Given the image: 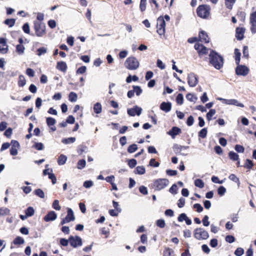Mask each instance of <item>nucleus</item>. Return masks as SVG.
<instances>
[{"label":"nucleus","instance_id":"6ab92c4d","mask_svg":"<svg viewBox=\"0 0 256 256\" xmlns=\"http://www.w3.org/2000/svg\"><path fill=\"white\" fill-rule=\"evenodd\" d=\"M245 28L238 27L236 30V37L238 40H242L244 38Z\"/></svg>","mask_w":256,"mask_h":256},{"label":"nucleus","instance_id":"dca6fc26","mask_svg":"<svg viewBox=\"0 0 256 256\" xmlns=\"http://www.w3.org/2000/svg\"><path fill=\"white\" fill-rule=\"evenodd\" d=\"M57 218V214L54 211H50L44 216V220L46 222L53 221Z\"/></svg>","mask_w":256,"mask_h":256},{"label":"nucleus","instance_id":"3c124183","mask_svg":"<svg viewBox=\"0 0 256 256\" xmlns=\"http://www.w3.org/2000/svg\"><path fill=\"white\" fill-rule=\"evenodd\" d=\"M32 147L38 150H42L44 148V144L42 142H36Z\"/></svg>","mask_w":256,"mask_h":256},{"label":"nucleus","instance_id":"58836bf2","mask_svg":"<svg viewBox=\"0 0 256 256\" xmlns=\"http://www.w3.org/2000/svg\"><path fill=\"white\" fill-rule=\"evenodd\" d=\"M216 110L210 109L206 115L207 120L208 121L212 119V116L216 114Z\"/></svg>","mask_w":256,"mask_h":256},{"label":"nucleus","instance_id":"f03ea898","mask_svg":"<svg viewBox=\"0 0 256 256\" xmlns=\"http://www.w3.org/2000/svg\"><path fill=\"white\" fill-rule=\"evenodd\" d=\"M198 16L203 19H208L210 17L211 8L209 5L202 4L200 5L196 10Z\"/></svg>","mask_w":256,"mask_h":256},{"label":"nucleus","instance_id":"c85d7f7f","mask_svg":"<svg viewBox=\"0 0 256 256\" xmlns=\"http://www.w3.org/2000/svg\"><path fill=\"white\" fill-rule=\"evenodd\" d=\"M94 110L96 114H99L102 112V106L100 102H96L94 104Z\"/></svg>","mask_w":256,"mask_h":256},{"label":"nucleus","instance_id":"79ce46f5","mask_svg":"<svg viewBox=\"0 0 256 256\" xmlns=\"http://www.w3.org/2000/svg\"><path fill=\"white\" fill-rule=\"evenodd\" d=\"M76 141V138L74 137H70L67 138H64L62 142L64 144H68L70 143H73Z\"/></svg>","mask_w":256,"mask_h":256},{"label":"nucleus","instance_id":"680f3d73","mask_svg":"<svg viewBox=\"0 0 256 256\" xmlns=\"http://www.w3.org/2000/svg\"><path fill=\"white\" fill-rule=\"evenodd\" d=\"M22 30L24 32L27 34H30V26L28 23H25L22 26Z\"/></svg>","mask_w":256,"mask_h":256},{"label":"nucleus","instance_id":"774afa93","mask_svg":"<svg viewBox=\"0 0 256 256\" xmlns=\"http://www.w3.org/2000/svg\"><path fill=\"white\" fill-rule=\"evenodd\" d=\"M193 208L196 209L198 212H200L203 210V208L200 204H194Z\"/></svg>","mask_w":256,"mask_h":256},{"label":"nucleus","instance_id":"c03bdc74","mask_svg":"<svg viewBox=\"0 0 256 256\" xmlns=\"http://www.w3.org/2000/svg\"><path fill=\"white\" fill-rule=\"evenodd\" d=\"M237 16L238 18L242 22H244L246 18V13L242 11H238L237 12Z\"/></svg>","mask_w":256,"mask_h":256},{"label":"nucleus","instance_id":"ddd939ff","mask_svg":"<svg viewBox=\"0 0 256 256\" xmlns=\"http://www.w3.org/2000/svg\"><path fill=\"white\" fill-rule=\"evenodd\" d=\"M250 24H251L250 30L252 33H256V11L252 13L250 18Z\"/></svg>","mask_w":256,"mask_h":256},{"label":"nucleus","instance_id":"7c9ffc66","mask_svg":"<svg viewBox=\"0 0 256 256\" xmlns=\"http://www.w3.org/2000/svg\"><path fill=\"white\" fill-rule=\"evenodd\" d=\"M146 172V170L144 166H138L136 168L134 173L136 174H143Z\"/></svg>","mask_w":256,"mask_h":256},{"label":"nucleus","instance_id":"9d476101","mask_svg":"<svg viewBox=\"0 0 256 256\" xmlns=\"http://www.w3.org/2000/svg\"><path fill=\"white\" fill-rule=\"evenodd\" d=\"M69 242L70 246L73 248H76L78 246H81L82 245V238L78 236H70Z\"/></svg>","mask_w":256,"mask_h":256},{"label":"nucleus","instance_id":"49530a36","mask_svg":"<svg viewBox=\"0 0 256 256\" xmlns=\"http://www.w3.org/2000/svg\"><path fill=\"white\" fill-rule=\"evenodd\" d=\"M146 1L147 0H140V8L142 12H144L146 9Z\"/></svg>","mask_w":256,"mask_h":256},{"label":"nucleus","instance_id":"9b49d317","mask_svg":"<svg viewBox=\"0 0 256 256\" xmlns=\"http://www.w3.org/2000/svg\"><path fill=\"white\" fill-rule=\"evenodd\" d=\"M198 76L193 72L188 75V82L190 86L194 87L198 84Z\"/></svg>","mask_w":256,"mask_h":256},{"label":"nucleus","instance_id":"bf43d9fd","mask_svg":"<svg viewBox=\"0 0 256 256\" xmlns=\"http://www.w3.org/2000/svg\"><path fill=\"white\" fill-rule=\"evenodd\" d=\"M156 226L160 228H164L166 226L164 220L162 219L158 220L156 221Z\"/></svg>","mask_w":256,"mask_h":256},{"label":"nucleus","instance_id":"0eeeda50","mask_svg":"<svg viewBox=\"0 0 256 256\" xmlns=\"http://www.w3.org/2000/svg\"><path fill=\"white\" fill-rule=\"evenodd\" d=\"M157 32L160 35H164L165 33L166 22L164 18L160 16L157 20Z\"/></svg>","mask_w":256,"mask_h":256},{"label":"nucleus","instance_id":"393cba45","mask_svg":"<svg viewBox=\"0 0 256 256\" xmlns=\"http://www.w3.org/2000/svg\"><path fill=\"white\" fill-rule=\"evenodd\" d=\"M88 150V147L84 144L80 145L77 149V152L79 155H82L84 152H86Z\"/></svg>","mask_w":256,"mask_h":256},{"label":"nucleus","instance_id":"20e7f679","mask_svg":"<svg viewBox=\"0 0 256 256\" xmlns=\"http://www.w3.org/2000/svg\"><path fill=\"white\" fill-rule=\"evenodd\" d=\"M169 183L166 178H158L154 180L152 185V188L154 190H160L165 188Z\"/></svg>","mask_w":256,"mask_h":256},{"label":"nucleus","instance_id":"8fccbe9b","mask_svg":"<svg viewBox=\"0 0 256 256\" xmlns=\"http://www.w3.org/2000/svg\"><path fill=\"white\" fill-rule=\"evenodd\" d=\"M53 208L56 210H60L61 208L59 204V201L58 200H55L52 204Z\"/></svg>","mask_w":256,"mask_h":256},{"label":"nucleus","instance_id":"69168bd1","mask_svg":"<svg viewBox=\"0 0 256 256\" xmlns=\"http://www.w3.org/2000/svg\"><path fill=\"white\" fill-rule=\"evenodd\" d=\"M12 133V129L11 128H8L4 132V135L6 137L10 138L11 136Z\"/></svg>","mask_w":256,"mask_h":256},{"label":"nucleus","instance_id":"13d9d810","mask_svg":"<svg viewBox=\"0 0 256 256\" xmlns=\"http://www.w3.org/2000/svg\"><path fill=\"white\" fill-rule=\"evenodd\" d=\"M86 66H82L79 68L76 71V74H83L86 72Z\"/></svg>","mask_w":256,"mask_h":256},{"label":"nucleus","instance_id":"4be33fe9","mask_svg":"<svg viewBox=\"0 0 256 256\" xmlns=\"http://www.w3.org/2000/svg\"><path fill=\"white\" fill-rule=\"evenodd\" d=\"M161 110L166 112H169L172 109V104L170 102H162L160 105Z\"/></svg>","mask_w":256,"mask_h":256},{"label":"nucleus","instance_id":"2eb2a0df","mask_svg":"<svg viewBox=\"0 0 256 256\" xmlns=\"http://www.w3.org/2000/svg\"><path fill=\"white\" fill-rule=\"evenodd\" d=\"M12 146L10 148V154L12 156H14L18 154V149L19 148L20 145L17 140H12L11 142Z\"/></svg>","mask_w":256,"mask_h":256},{"label":"nucleus","instance_id":"4468645a","mask_svg":"<svg viewBox=\"0 0 256 256\" xmlns=\"http://www.w3.org/2000/svg\"><path fill=\"white\" fill-rule=\"evenodd\" d=\"M142 108H141L135 106L132 108L128 109L127 112L129 116H134L136 114L140 116L142 113Z\"/></svg>","mask_w":256,"mask_h":256},{"label":"nucleus","instance_id":"864d4df0","mask_svg":"<svg viewBox=\"0 0 256 256\" xmlns=\"http://www.w3.org/2000/svg\"><path fill=\"white\" fill-rule=\"evenodd\" d=\"M132 88L134 89L133 90L134 91V92H136V96H140L142 94V90L140 86H134Z\"/></svg>","mask_w":256,"mask_h":256},{"label":"nucleus","instance_id":"052dcab7","mask_svg":"<svg viewBox=\"0 0 256 256\" xmlns=\"http://www.w3.org/2000/svg\"><path fill=\"white\" fill-rule=\"evenodd\" d=\"M24 50V47L22 44H18L16 46V52L20 54H22Z\"/></svg>","mask_w":256,"mask_h":256},{"label":"nucleus","instance_id":"39448f33","mask_svg":"<svg viewBox=\"0 0 256 256\" xmlns=\"http://www.w3.org/2000/svg\"><path fill=\"white\" fill-rule=\"evenodd\" d=\"M126 68L130 70H136L139 66L138 60L134 56H130L126 58L124 62Z\"/></svg>","mask_w":256,"mask_h":256},{"label":"nucleus","instance_id":"e2e57ef3","mask_svg":"<svg viewBox=\"0 0 256 256\" xmlns=\"http://www.w3.org/2000/svg\"><path fill=\"white\" fill-rule=\"evenodd\" d=\"M244 254V250L242 248H238L234 252L236 256H241Z\"/></svg>","mask_w":256,"mask_h":256},{"label":"nucleus","instance_id":"c756f323","mask_svg":"<svg viewBox=\"0 0 256 256\" xmlns=\"http://www.w3.org/2000/svg\"><path fill=\"white\" fill-rule=\"evenodd\" d=\"M229 158L233 161L238 160H239L238 155L233 151H230L228 153Z\"/></svg>","mask_w":256,"mask_h":256},{"label":"nucleus","instance_id":"de8ad7c7","mask_svg":"<svg viewBox=\"0 0 256 256\" xmlns=\"http://www.w3.org/2000/svg\"><path fill=\"white\" fill-rule=\"evenodd\" d=\"M138 149V146L136 144H132L130 145L128 148V152L129 153H133Z\"/></svg>","mask_w":256,"mask_h":256},{"label":"nucleus","instance_id":"5fc2aeb1","mask_svg":"<svg viewBox=\"0 0 256 256\" xmlns=\"http://www.w3.org/2000/svg\"><path fill=\"white\" fill-rule=\"evenodd\" d=\"M46 52V48L44 47H41L38 48L36 50V54L40 56L42 54H44Z\"/></svg>","mask_w":256,"mask_h":256},{"label":"nucleus","instance_id":"72a5a7b5","mask_svg":"<svg viewBox=\"0 0 256 256\" xmlns=\"http://www.w3.org/2000/svg\"><path fill=\"white\" fill-rule=\"evenodd\" d=\"M174 250L169 248H166L165 250L164 251L163 256H174Z\"/></svg>","mask_w":256,"mask_h":256},{"label":"nucleus","instance_id":"5701e85b","mask_svg":"<svg viewBox=\"0 0 256 256\" xmlns=\"http://www.w3.org/2000/svg\"><path fill=\"white\" fill-rule=\"evenodd\" d=\"M224 4L226 7L229 10L232 9L234 4L236 3V0H224Z\"/></svg>","mask_w":256,"mask_h":256},{"label":"nucleus","instance_id":"cd10ccee","mask_svg":"<svg viewBox=\"0 0 256 256\" xmlns=\"http://www.w3.org/2000/svg\"><path fill=\"white\" fill-rule=\"evenodd\" d=\"M67 160V157L64 154H60L58 159V163L59 165L64 164Z\"/></svg>","mask_w":256,"mask_h":256},{"label":"nucleus","instance_id":"f8f14e48","mask_svg":"<svg viewBox=\"0 0 256 256\" xmlns=\"http://www.w3.org/2000/svg\"><path fill=\"white\" fill-rule=\"evenodd\" d=\"M249 72V69L245 66L238 65L236 68V74L238 76H246Z\"/></svg>","mask_w":256,"mask_h":256},{"label":"nucleus","instance_id":"1a4fd4ad","mask_svg":"<svg viewBox=\"0 0 256 256\" xmlns=\"http://www.w3.org/2000/svg\"><path fill=\"white\" fill-rule=\"evenodd\" d=\"M75 220V216L74 215L73 210L70 208H67V214L66 216L63 218L60 222V225H64L66 223H68L72 221H74Z\"/></svg>","mask_w":256,"mask_h":256},{"label":"nucleus","instance_id":"a878e982","mask_svg":"<svg viewBox=\"0 0 256 256\" xmlns=\"http://www.w3.org/2000/svg\"><path fill=\"white\" fill-rule=\"evenodd\" d=\"M26 84V80L23 75H20L18 79V86L20 87H23Z\"/></svg>","mask_w":256,"mask_h":256},{"label":"nucleus","instance_id":"a19ab883","mask_svg":"<svg viewBox=\"0 0 256 256\" xmlns=\"http://www.w3.org/2000/svg\"><path fill=\"white\" fill-rule=\"evenodd\" d=\"M10 213V210L6 208H0V216L8 215Z\"/></svg>","mask_w":256,"mask_h":256},{"label":"nucleus","instance_id":"a18cd8bd","mask_svg":"<svg viewBox=\"0 0 256 256\" xmlns=\"http://www.w3.org/2000/svg\"><path fill=\"white\" fill-rule=\"evenodd\" d=\"M86 164V162L84 160V159L80 160L78 162L77 168L78 169H82L85 167Z\"/></svg>","mask_w":256,"mask_h":256},{"label":"nucleus","instance_id":"338daca9","mask_svg":"<svg viewBox=\"0 0 256 256\" xmlns=\"http://www.w3.org/2000/svg\"><path fill=\"white\" fill-rule=\"evenodd\" d=\"M48 178L52 180V184H55L56 182V178L53 173H48Z\"/></svg>","mask_w":256,"mask_h":256},{"label":"nucleus","instance_id":"473e14b6","mask_svg":"<svg viewBox=\"0 0 256 256\" xmlns=\"http://www.w3.org/2000/svg\"><path fill=\"white\" fill-rule=\"evenodd\" d=\"M254 165V164L252 160L249 159H246L245 161L244 167L250 170L253 167Z\"/></svg>","mask_w":256,"mask_h":256},{"label":"nucleus","instance_id":"4d7b16f0","mask_svg":"<svg viewBox=\"0 0 256 256\" xmlns=\"http://www.w3.org/2000/svg\"><path fill=\"white\" fill-rule=\"evenodd\" d=\"M8 52V46L7 44L0 46V53L5 54Z\"/></svg>","mask_w":256,"mask_h":256},{"label":"nucleus","instance_id":"f3484780","mask_svg":"<svg viewBox=\"0 0 256 256\" xmlns=\"http://www.w3.org/2000/svg\"><path fill=\"white\" fill-rule=\"evenodd\" d=\"M198 40L204 43H208L210 42V38L206 32L201 30L198 34Z\"/></svg>","mask_w":256,"mask_h":256},{"label":"nucleus","instance_id":"09e8293b","mask_svg":"<svg viewBox=\"0 0 256 256\" xmlns=\"http://www.w3.org/2000/svg\"><path fill=\"white\" fill-rule=\"evenodd\" d=\"M176 102L178 104H182L184 102L183 95L182 94H178L176 98Z\"/></svg>","mask_w":256,"mask_h":256},{"label":"nucleus","instance_id":"c9c22d12","mask_svg":"<svg viewBox=\"0 0 256 256\" xmlns=\"http://www.w3.org/2000/svg\"><path fill=\"white\" fill-rule=\"evenodd\" d=\"M25 213L28 217L32 216L34 214V210L32 207L29 206L26 210Z\"/></svg>","mask_w":256,"mask_h":256},{"label":"nucleus","instance_id":"0e129e2a","mask_svg":"<svg viewBox=\"0 0 256 256\" xmlns=\"http://www.w3.org/2000/svg\"><path fill=\"white\" fill-rule=\"evenodd\" d=\"M149 165L154 167H158L160 166V163L156 162L154 158H152L149 162Z\"/></svg>","mask_w":256,"mask_h":256},{"label":"nucleus","instance_id":"603ef678","mask_svg":"<svg viewBox=\"0 0 256 256\" xmlns=\"http://www.w3.org/2000/svg\"><path fill=\"white\" fill-rule=\"evenodd\" d=\"M136 164H137L136 160L134 158H132V159L128 160V163L129 167L131 168H134L136 166Z\"/></svg>","mask_w":256,"mask_h":256},{"label":"nucleus","instance_id":"f257e3e1","mask_svg":"<svg viewBox=\"0 0 256 256\" xmlns=\"http://www.w3.org/2000/svg\"><path fill=\"white\" fill-rule=\"evenodd\" d=\"M209 63L217 70L220 69L224 65V58L216 52L210 50L209 54Z\"/></svg>","mask_w":256,"mask_h":256},{"label":"nucleus","instance_id":"ea45409f","mask_svg":"<svg viewBox=\"0 0 256 256\" xmlns=\"http://www.w3.org/2000/svg\"><path fill=\"white\" fill-rule=\"evenodd\" d=\"M194 184L196 187L202 188L204 186V182L201 179H196L194 181Z\"/></svg>","mask_w":256,"mask_h":256},{"label":"nucleus","instance_id":"412c9836","mask_svg":"<svg viewBox=\"0 0 256 256\" xmlns=\"http://www.w3.org/2000/svg\"><path fill=\"white\" fill-rule=\"evenodd\" d=\"M56 68L63 72H66L68 68V66L66 62L60 61L57 62Z\"/></svg>","mask_w":256,"mask_h":256},{"label":"nucleus","instance_id":"37998d69","mask_svg":"<svg viewBox=\"0 0 256 256\" xmlns=\"http://www.w3.org/2000/svg\"><path fill=\"white\" fill-rule=\"evenodd\" d=\"M46 122L48 126H54L56 122V120L52 118L49 117L47 118Z\"/></svg>","mask_w":256,"mask_h":256},{"label":"nucleus","instance_id":"423d86ee","mask_svg":"<svg viewBox=\"0 0 256 256\" xmlns=\"http://www.w3.org/2000/svg\"><path fill=\"white\" fill-rule=\"evenodd\" d=\"M194 238L198 240H206L208 236V234L203 228H196L194 234Z\"/></svg>","mask_w":256,"mask_h":256},{"label":"nucleus","instance_id":"7ed1b4c3","mask_svg":"<svg viewBox=\"0 0 256 256\" xmlns=\"http://www.w3.org/2000/svg\"><path fill=\"white\" fill-rule=\"evenodd\" d=\"M34 28L37 36L42 37L46 34V25L41 22L34 21Z\"/></svg>","mask_w":256,"mask_h":256},{"label":"nucleus","instance_id":"f704fd0d","mask_svg":"<svg viewBox=\"0 0 256 256\" xmlns=\"http://www.w3.org/2000/svg\"><path fill=\"white\" fill-rule=\"evenodd\" d=\"M24 242V239L20 236H16L13 240V243L16 244H22Z\"/></svg>","mask_w":256,"mask_h":256},{"label":"nucleus","instance_id":"6e6d98bb","mask_svg":"<svg viewBox=\"0 0 256 256\" xmlns=\"http://www.w3.org/2000/svg\"><path fill=\"white\" fill-rule=\"evenodd\" d=\"M226 192V189L224 186H220L218 189V194L222 196Z\"/></svg>","mask_w":256,"mask_h":256},{"label":"nucleus","instance_id":"4c0bfd02","mask_svg":"<svg viewBox=\"0 0 256 256\" xmlns=\"http://www.w3.org/2000/svg\"><path fill=\"white\" fill-rule=\"evenodd\" d=\"M34 194L37 196H38L40 198H44V193L43 192V190L40 188L36 189L34 191Z\"/></svg>","mask_w":256,"mask_h":256},{"label":"nucleus","instance_id":"2f4dec72","mask_svg":"<svg viewBox=\"0 0 256 256\" xmlns=\"http://www.w3.org/2000/svg\"><path fill=\"white\" fill-rule=\"evenodd\" d=\"M78 99L77 94L73 92H70L68 95V100L71 102H75Z\"/></svg>","mask_w":256,"mask_h":256},{"label":"nucleus","instance_id":"bb28decb","mask_svg":"<svg viewBox=\"0 0 256 256\" xmlns=\"http://www.w3.org/2000/svg\"><path fill=\"white\" fill-rule=\"evenodd\" d=\"M208 134V128H203L198 132V136L202 138H204L206 137Z\"/></svg>","mask_w":256,"mask_h":256},{"label":"nucleus","instance_id":"e433bc0d","mask_svg":"<svg viewBox=\"0 0 256 256\" xmlns=\"http://www.w3.org/2000/svg\"><path fill=\"white\" fill-rule=\"evenodd\" d=\"M15 22L16 20L14 18H8L4 20V23L9 27H12L14 25Z\"/></svg>","mask_w":256,"mask_h":256},{"label":"nucleus","instance_id":"6e6552de","mask_svg":"<svg viewBox=\"0 0 256 256\" xmlns=\"http://www.w3.org/2000/svg\"><path fill=\"white\" fill-rule=\"evenodd\" d=\"M194 48L195 50H196L198 55L200 58L208 53L209 48H207L202 44L196 43L194 46Z\"/></svg>","mask_w":256,"mask_h":256},{"label":"nucleus","instance_id":"b1692460","mask_svg":"<svg viewBox=\"0 0 256 256\" xmlns=\"http://www.w3.org/2000/svg\"><path fill=\"white\" fill-rule=\"evenodd\" d=\"M235 60L237 65L240 63L241 53L238 48L234 49Z\"/></svg>","mask_w":256,"mask_h":256},{"label":"nucleus","instance_id":"aec40b11","mask_svg":"<svg viewBox=\"0 0 256 256\" xmlns=\"http://www.w3.org/2000/svg\"><path fill=\"white\" fill-rule=\"evenodd\" d=\"M181 132L182 130L180 128L177 126H174L168 131V134L170 135L172 138H174L176 135L181 134Z\"/></svg>","mask_w":256,"mask_h":256},{"label":"nucleus","instance_id":"a211bd4d","mask_svg":"<svg viewBox=\"0 0 256 256\" xmlns=\"http://www.w3.org/2000/svg\"><path fill=\"white\" fill-rule=\"evenodd\" d=\"M221 100H222L224 104H232L236 106H240L241 108L244 107V105L242 103H239L236 100L234 99H230V100H226L224 98H220Z\"/></svg>","mask_w":256,"mask_h":256}]
</instances>
